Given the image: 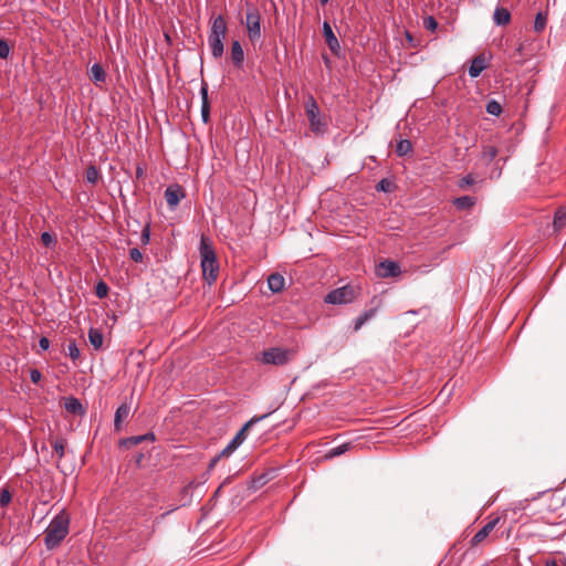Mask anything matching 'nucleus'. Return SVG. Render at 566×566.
Here are the masks:
<instances>
[{
  "mask_svg": "<svg viewBox=\"0 0 566 566\" xmlns=\"http://www.w3.org/2000/svg\"><path fill=\"white\" fill-rule=\"evenodd\" d=\"M70 516L63 510L50 522L44 532V544L48 549L57 547L69 534Z\"/></svg>",
  "mask_w": 566,
  "mask_h": 566,
  "instance_id": "f257e3e1",
  "label": "nucleus"
},
{
  "mask_svg": "<svg viewBox=\"0 0 566 566\" xmlns=\"http://www.w3.org/2000/svg\"><path fill=\"white\" fill-rule=\"evenodd\" d=\"M199 253L203 279L208 282V284H212L218 277L219 264L216 258L212 242L206 235H201Z\"/></svg>",
  "mask_w": 566,
  "mask_h": 566,
  "instance_id": "f03ea898",
  "label": "nucleus"
},
{
  "mask_svg": "<svg viewBox=\"0 0 566 566\" xmlns=\"http://www.w3.org/2000/svg\"><path fill=\"white\" fill-rule=\"evenodd\" d=\"M297 350L295 348L270 347L258 356L263 365L284 366L294 359Z\"/></svg>",
  "mask_w": 566,
  "mask_h": 566,
  "instance_id": "7ed1b4c3",
  "label": "nucleus"
},
{
  "mask_svg": "<svg viewBox=\"0 0 566 566\" xmlns=\"http://www.w3.org/2000/svg\"><path fill=\"white\" fill-rule=\"evenodd\" d=\"M226 21L221 15H219L212 22L211 32L208 39L211 54L216 59L221 57L223 54V39L226 36Z\"/></svg>",
  "mask_w": 566,
  "mask_h": 566,
  "instance_id": "20e7f679",
  "label": "nucleus"
},
{
  "mask_svg": "<svg viewBox=\"0 0 566 566\" xmlns=\"http://www.w3.org/2000/svg\"><path fill=\"white\" fill-rule=\"evenodd\" d=\"M305 113L311 130L315 135H324L327 130V122L322 117L318 104L313 95H308L306 98Z\"/></svg>",
  "mask_w": 566,
  "mask_h": 566,
  "instance_id": "39448f33",
  "label": "nucleus"
},
{
  "mask_svg": "<svg viewBox=\"0 0 566 566\" xmlns=\"http://www.w3.org/2000/svg\"><path fill=\"white\" fill-rule=\"evenodd\" d=\"M358 296V289L354 285L347 284L342 287L331 291L324 301L327 304L345 305L354 302Z\"/></svg>",
  "mask_w": 566,
  "mask_h": 566,
  "instance_id": "423d86ee",
  "label": "nucleus"
},
{
  "mask_svg": "<svg viewBox=\"0 0 566 566\" xmlns=\"http://www.w3.org/2000/svg\"><path fill=\"white\" fill-rule=\"evenodd\" d=\"M268 415L251 418L239 430L234 438L228 443V446L221 451V455H230L245 440V433L254 423L266 418Z\"/></svg>",
  "mask_w": 566,
  "mask_h": 566,
  "instance_id": "0eeeda50",
  "label": "nucleus"
},
{
  "mask_svg": "<svg viewBox=\"0 0 566 566\" xmlns=\"http://www.w3.org/2000/svg\"><path fill=\"white\" fill-rule=\"evenodd\" d=\"M247 30L251 41L261 36V17L256 8H251L247 12Z\"/></svg>",
  "mask_w": 566,
  "mask_h": 566,
  "instance_id": "6e6552de",
  "label": "nucleus"
},
{
  "mask_svg": "<svg viewBox=\"0 0 566 566\" xmlns=\"http://www.w3.org/2000/svg\"><path fill=\"white\" fill-rule=\"evenodd\" d=\"M501 517L500 516H490L488 522L484 524L482 528H480L474 536L471 538L470 544L472 547L480 545L490 533L496 527Z\"/></svg>",
  "mask_w": 566,
  "mask_h": 566,
  "instance_id": "1a4fd4ad",
  "label": "nucleus"
},
{
  "mask_svg": "<svg viewBox=\"0 0 566 566\" xmlns=\"http://www.w3.org/2000/svg\"><path fill=\"white\" fill-rule=\"evenodd\" d=\"M401 273L397 262L384 260L376 266V275L380 279L395 277Z\"/></svg>",
  "mask_w": 566,
  "mask_h": 566,
  "instance_id": "9d476101",
  "label": "nucleus"
},
{
  "mask_svg": "<svg viewBox=\"0 0 566 566\" xmlns=\"http://www.w3.org/2000/svg\"><path fill=\"white\" fill-rule=\"evenodd\" d=\"M185 196V190L179 185L169 186L165 190V199L170 209H175Z\"/></svg>",
  "mask_w": 566,
  "mask_h": 566,
  "instance_id": "9b49d317",
  "label": "nucleus"
},
{
  "mask_svg": "<svg viewBox=\"0 0 566 566\" xmlns=\"http://www.w3.org/2000/svg\"><path fill=\"white\" fill-rule=\"evenodd\" d=\"M323 34L326 41L327 46L333 53H338L340 45L336 38V35L333 32V29L331 24L327 21H324L323 23Z\"/></svg>",
  "mask_w": 566,
  "mask_h": 566,
  "instance_id": "f8f14e48",
  "label": "nucleus"
},
{
  "mask_svg": "<svg viewBox=\"0 0 566 566\" xmlns=\"http://www.w3.org/2000/svg\"><path fill=\"white\" fill-rule=\"evenodd\" d=\"M486 60L484 55L480 54L476 55L469 66L468 73L470 77L474 78L478 77L485 69H486Z\"/></svg>",
  "mask_w": 566,
  "mask_h": 566,
  "instance_id": "ddd939ff",
  "label": "nucleus"
},
{
  "mask_svg": "<svg viewBox=\"0 0 566 566\" xmlns=\"http://www.w3.org/2000/svg\"><path fill=\"white\" fill-rule=\"evenodd\" d=\"M130 412V406L126 402H123L115 412L114 417V430L119 432L122 430V422L124 419L128 417Z\"/></svg>",
  "mask_w": 566,
  "mask_h": 566,
  "instance_id": "4468645a",
  "label": "nucleus"
},
{
  "mask_svg": "<svg viewBox=\"0 0 566 566\" xmlns=\"http://www.w3.org/2000/svg\"><path fill=\"white\" fill-rule=\"evenodd\" d=\"M230 55H231V60H232L233 64L238 69H241L243 65V61H244V52H243V49L239 41L235 40L232 42Z\"/></svg>",
  "mask_w": 566,
  "mask_h": 566,
  "instance_id": "2eb2a0df",
  "label": "nucleus"
},
{
  "mask_svg": "<svg viewBox=\"0 0 566 566\" xmlns=\"http://www.w3.org/2000/svg\"><path fill=\"white\" fill-rule=\"evenodd\" d=\"M285 285V279L280 273H272L268 277V286L273 293H280Z\"/></svg>",
  "mask_w": 566,
  "mask_h": 566,
  "instance_id": "dca6fc26",
  "label": "nucleus"
},
{
  "mask_svg": "<svg viewBox=\"0 0 566 566\" xmlns=\"http://www.w3.org/2000/svg\"><path fill=\"white\" fill-rule=\"evenodd\" d=\"M493 21L496 25H506L511 21V13L506 8L497 7L493 13Z\"/></svg>",
  "mask_w": 566,
  "mask_h": 566,
  "instance_id": "f3484780",
  "label": "nucleus"
},
{
  "mask_svg": "<svg viewBox=\"0 0 566 566\" xmlns=\"http://www.w3.org/2000/svg\"><path fill=\"white\" fill-rule=\"evenodd\" d=\"M65 409L73 415H83L85 412L81 401L75 397H69L64 402Z\"/></svg>",
  "mask_w": 566,
  "mask_h": 566,
  "instance_id": "a211bd4d",
  "label": "nucleus"
},
{
  "mask_svg": "<svg viewBox=\"0 0 566 566\" xmlns=\"http://www.w3.org/2000/svg\"><path fill=\"white\" fill-rule=\"evenodd\" d=\"M353 448V444L350 442H345L340 446H337L335 448H332L324 454L325 460H329L336 457H339L344 454L345 452L349 451Z\"/></svg>",
  "mask_w": 566,
  "mask_h": 566,
  "instance_id": "6ab92c4d",
  "label": "nucleus"
},
{
  "mask_svg": "<svg viewBox=\"0 0 566 566\" xmlns=\"http://www.w3.org/2000/svg\"><path fill=\"white\" fill-rule=\"evenodd\" d=\"M90 78L94 83H103L106 80V73L101 64L95 63L92 65L90 71Z\"/></svg>",
  "mask_w": 566,
  "mask_h": 566,
  "instance_id": "aec40b11",
  "label": "nucleus"
},
{
  "mask_svg": "<svg viewBox=\"0 0 566 566\" xmlns=\"http://www.w3.org/2000/svg\"><path fill=\"white\" fill-rule=\"evenodd\" d=\"M475 202H476V199L474 197H471V196H462V197L455 198L453 200L454 206L459 210L470 209V208H472L475 205Z\"/></svg>",
  "mask_w": 566,
  "mask_h": 566,
  "instance_id": "412c9836",
  "label": "nucleus"
},
{
  "mask_svg": "<svg viewBox=\"0 0 566 566\" xmlns=\"http://www.w3.org/2000/svg\"><path fill=\"white\" fill-rule=\"evenodd\" d=\"M88 340L95 349H99L103 345L104 336L101 331L91 328L88 331Z\"/></svg>",
  "mask_w": 566,
  "mask_h": 566,
  "instance_id": "4be33fe9",
  "label": "nucleus"
},
{
  "mask_svg": "<svg viewBox=\"0 0 566 566\" xmlns=\"http://www.w3.org/2000/svg\"><path fill=\"white\" fill-rule=\"evenodd\" d=\"M553 226L556 231L566 227V208H559L555 212Z\"/></svg>",
  "mask_w": 566,
  "mask_h": 566,
  "instance_id": "5701e85b",
  "label": "nucleus"
},
{
  "mask_svg": "<svg viewBox=\"0 0 566 566\" xmlns=\"http://www.w3.org/2000/svg\"><path fill=\"white\" fill-rule=\"evenodd\" d=\"M547 24V14L544 12H538L535 17L533 29L536 33H541L545 30Z\"/></svg>",
  "mask_w": 566,
  "mask_h": 566,
  "instance_id": "b1692460",
  "label": "nucleus"
},
{
  "mask_svg": "<svg viewBox=\"0 0 566 566\" xmlns=\"http://www.w3.org/2000/svg\"><path fill=\"white\" fill-rule=\"evenodd\" d=\"M375 310L371 308V310H368V311H365L363 314H360L356 319H355V325H354V329L357 332L359 331L363 325L369 321L370 318L374 317L375 315Z\"/></svg>",
  "mask_w": 566,
  "mask_h": 566,
  "instance_id": "393cba45",
  "label": "nucleus"
},
{
  "mask_svg": "<svg viewBox=\"0 0 566 566\" xmlns=\"http://www.w3.org/2000/svg\"><path fill=\"white\" fill-rule=\"evenodd\" d=\"M145 441V437L134 436L129 438L120 439L118 442L119 448L130 449L140 442Z\"/></svg>",
  "mask_w": 566,
  "mask_h": 566,
  "instance_id": "a878e982",
  "label": "nucleus"
},
{
  "mask_svg": "<svg viewBox=\"0 0 566 566\" xmlns=\"http://www.w3.org/2000/svg\"><path fill=\"white\" fill-rule=\"evenodd\" d=\"M412 150L411 142L408 139H401L397 144L396 153L399 157L406 156Z\"/></svg>",
  "mask_w": 566,
  "mask_h": 566,
  "instance_id": "bb28decb",
  "label": "nucleus"
},
{
  "mask_svg": "<svg viewBox=\"0 0 566 566\" xmlns=\"http://www.w3.org/2000/svg\"><path fill=\"white\" fill-rule=\"evenodd\" d=\"M497 156V149L494 146L488 145L483 147L482 159L490 164Z\"/></svg>",
  "mask_w": 566,
  "mask_h": 566,
  "instance_id": "cd10ccee",
  "label": "nucleus"
},
{
  "mask_svg": "<svg viewBox=\"0 0 566 566\" xmlns=\"http://www.w3.org/2000/svg\"><path fill=\"white\" fill-rule=\"evenodd\" d=\"M395 188L394 182L390 179L384 178L376 185V190L381 192H391Z\"/></svg>",
  "mask_w": 566,
  "mask_h": 566,
  "instance_id": "c85d7f7f",
  "label": "nucleus"
},
{
  "mask_svg": "<svg viewBox=\"0 0 566 566\" xmlns=\"http://www.w3.org/2000/svg\"><path fill=\"white\" fill-rule=\"evenodd\" d=\"M486 112L491 115H494V116H499L501 113H502V106L501 104L495 101V99H491L486 103V107H485Z\"/></svg>",
  "mask_w": 566,
  "mask_h": 566,
  "instance_id": "c756f323",
  "label": "nucleus"
},
{
  "mask_svg": "<svg viewBox=\"0 0 566 566\" xmlns=\"http://www.w3.org/2000/svg\"><path fill=\"white\" fill-rule=\"evenodd\" d=\"M67 352H69V356L71 357V359L73 361H76L80 358L81 353H80V349H78V347L76 345L75 339H71L69 342Z\"/></svg>",
  "mask_w": 566,
  "mask_h": 566,
  "instance_id": "7c9ffc66",
  "label": "nucleus"
},
{
  "mask_svg": "<svg viewBox=\"0 0 566 566\" xmlns=\"http://www.w3.org/2000/svg\"><path fill=\"white\" fill-rule=\"evenodd\" d=\"M52 447L57 454V460H61L64 457L65 440L62 438L56 439L52 443Z\"/></svg>",
  "mask_w": 566,
  "mask_h": 566,
  "instance_id": "2f4dec72",
  "label": "nucleus"
},
{
  "mask_svg": "<svg viewBox=\"0 0 566 566\" xmlns=\"http://www.w3.org/2000/svg\"><path fill=\"white\" fill-rule=\"evenodd\" d=\"M99 178V172L95 166H90L86 169V180L91 184H96Z\"/></svg>",
  "mask_w": 566,
  "mask_h": 566,
  "instance_id": "473e14b6",
  "label": "nucleus"
},
{
  "mask_svg": "<svg viewBox=\"0 0 566 566\" xmlns=\"http://www.w3.org/2000/svg\"><path fill=\"white\" fill-rule=\"evenodd\" d=\"M12 500V495H11V492L9 491L8 488H3L0 490V505L3 507V506H7Z\"/></svg>",
  "mask_w": 566,
  "mask_h": 566,
  "instance_id": "72a5a7b5",
  "label": "nucleus"
},
{
  "mask_svg": "<svg viewBox=\"0 0 566 566\" xmlns=\"http://www.w3.org/2000/svg\"><path fill=\"white\" fill-rule=\"evenodd\" d=\"M108 293V286L105 282L99 281L97 285L95 286V294L97 297L103 298Z\"/></svg>",
  "mask_w": 566,
  "mask_h": 566,
  "instance_id": "f704fd0d",
  "label": "nucleus"
},
{
  "mask_svg": "<svg viewBox=\"0 0 566 566\" xmlns=\"http://www.w3.org/2000/svg\"><path fill=\"white\" fill-rule=\"evenodd\" d=\"M423 27L428 31H434L438 28V22L433 17L429 15L423 19Z\"/></svg>",
  "mask_w": 566,
  "mask_h": 566,
  "instance_id": "c9c22d12",
  "label": "nucleus"
},
{
  "mask_svg": "<svg viewBox=\"0 0 566 566\" xmlns=\"http://www.w3.org/2000/svg\"><path fill=\"white\" fill-rule=\"evenodd\" d=\"M142 244L147 245L150 242V226L147 223L140 234Z\"/></svg>",
  "mask_w": 566,
  "mask_h": 566,
  "instance_id": "e433bc0d",
  "label": "nucleus"
},
{
  "mask_svg": "<svg viewBox=\"0 0 566 566\" xmlns=\"http://www.w3.org/2000/svg\"><path fill=\"white\" fill-rule=\"evenodd\" d=\"M474 182H475L474 177L471 174H469L459 180L458 186L460 188L464 189L469 186H472Z\"/></svg>",
  "mask_w": 566,
  "mask_h": 566,
  "instance_id": "4c0bfd02",
  "label": "nucleus"
},
{
  "mask_svg": "<svg viewBox=\"0 0 566 566\" xmlns=\"http://www.w3.org/2000/svg\"><path fill=\"white\" fill-rule=\"evenodd\" d=\"M10 54V45L6 40L0 39V57L7 59Z\"/></svg>",
  "mask_w": 566,
  "mask_h": 566,
  "instance_id": "58836bf2",
  "label": "nucleus"
},
{
  "mask_svg": "<svg viewBox=\"0 0 566 566\" xmlns=\"http://www.w3.org/2000/svg\"><path fill=\"white\" fill-rule=\"evenodd\" d=\"M129 258L134 262H142L143 261V253L137 248H133L129 250Z\"/></svg>",
  "mask_w": 566,
  "mask_h": 566,
  "instance_id": "ea45409f",
  "label": "nucleus"
},
{
  "mask_svg": "<svg viewBox=\"0 0 566 566\" xmlns=\"http://www.w3.org/2000/svg\"><path fill=\"white\" fill-rule=\"evenodd\" d=\"M201 117L205 123H208L210 117V105L209 103L201 104Z\"/></svg>",
  "mask_w": 566,
  "mask_h": 566,
  "instance_id": "a19ab883",
  "label": "nucleus"
},
{
  "mask_svg": "<svg viewBox=\"0 0 566 566\" xmlns=\"http://www.w3.org/2000/svg\"><path fill=\"white\" fill-rule=\"evenodd\" d=\"M41 241L42 243L45 245V247H50L51 244H53L55 242V239L54 237L49 233V232H43L41 234Z\"/></svg>",
  "mask_w": 566,
  "mask_h": 566,
  "instance_id": "79ce46f5",
  "label": "nucleus"
},
{
  "mask_svg": "<svg viewBox=\"0 0 566 566\" xmlns=\"http://www.w3.org/2000/svg\"><path fill=\"white\" fill-rule=\"evenodd\" d=\"M42 378V374L39 369L30 370V379L33 384H38Z\"/></svg>",
  "mask_w": 566,
  "mask_h": 566,
  "instance_id": "37998d69",
  "label": "nucleus"
},
{
  "mask_svg": "<svg viewBox=\"0 0 566 566\" xmlns=\"http://www.w3.org/2000/svg\"><path fill=\"white\" fill-rule=\"evenodd\" d=\"M200 94H201L202 103H209V101H208V85H207V83H203V85L201 86Z\"/></svg>",
  "mask_w": 566,
  "mask_h": 566,
  "instance_id": "c03bdc74",
  "label": "nucleus"
},
{
  "mask_svg": "<svg viewBox=\"0 0 566 566\" xmlns=\"http://www.w3.org/2000/svg\"><path fill=\"white\" fill-rule=\"evenodd\" d=\"M39 346L41 349L46 350L50 347V340L46 337H41L39 340Z\"/></svg>",
  "mask_w": 566,
  "mask_h": 566,
  "instance_id": "a18cd8bd",
  "label": "nucleus"
},
{
  "mask_svg": "<svg viewBox=\"0 0 566 566\" xmlns=\"http://www.w3.org/2000/svg\"><path fill=\"white\" fill-rule=\"evenodd\" d=\"M222 457H223V455H221V452H220L218 455L213 457V458L210 460V463H209V465H208V470H209V471H211V470L216 467V464L218 463V461H219Z\"/></svg>",
  "mask_w": 566,
  "mask_h": 566,
  "instance_id": "49530a36",
  "label": "nucleus"
},
{
  "mask_svg": "<svg viewBox=\"0 0 566 566\" xmlns=\"http://www.w3.org/2000/svg\"><path fill=\"white\" fill-rule=\"evenodd\" d=\"M222 457H223V455H221V452H220L218 455L213 457V458L210 460V463H209V465H208V470H209V471H211V470L216 467V464L218 463V461H219Z\"/></svg>",
  "mask_w": 566,
  "mask_h": 566,
  "instance_id": "de8ad7c7",
  "label": "nucleus"
},
{
  "mask_svg": "<svg viewBox=\"0 0 566 566\" xmlns=\"http://www.w3.org/2000/svg\"><path fill=\"white\" fill-rule=\"evenodd\" d=\"M140 437H145V441L146 440H149V441H154L155 440V434L153 432H148V433L142 434Z\"/></svg>",
  "mask_w": 566,
  "mask_h": 566,
  "instance_id": "09e8293b",
  "label": "nucleus"
},
{
  "mask_svg": "<svg viewBox=\"0 0 566 566\" xmlns=\"http://www.w3.org/2000/svg\"><path fill=\"white\" fill-rule=\"evenodd\" d=\"M253 483L255 488L261 486L264 484V478L260 476L259 479L254 480Z\"/></svg>",
  "mask_w": 566,
  "mask_h": 566,
  "instance_id": "8fccbe9b",
  "label": "nucleus"
},
{
  "mask_svg": "<svg viewBox=\"0 0 566 566\" xmlns=\"http://www.w3.org/2000/svg\"><path fill=\"white\" fill-rule=\"evenodd\" d=\"M144 176V169L140 166H137L136 168V177L142 178Z\"/></svg>",
  "mask_w": 566,
  "mask_h": 566,
  "instance_id": "3c124183",
  "label": "nucleus"
},
{
  "mask_svg": "<svg viewBox=\"0 0 566 566\" xmlns=\"http://www.w3.org/2000/svg\"><path fill=\"white\" fill-rule=\"evenodd\" d=\"M227 481H228V479L216 490L212 499H216L217 496H219L221 489L223 488V485L226 484Z\"/></svg>",
  "mask_w": 566,
  "mask_h": 566,
  "instance_id": "603ef678",
  "label": "nucleus"
},
{
  "mask_svg": "<svg viewBox=\"0 0 566 566\" xmlns=\"http://www.w3.org/2000/svg\"><path fill=\"white\" fill-rule=\"evenodd\" d=\"M546 566H558L556 560H549L546 563Z\"/></svg>",
  "mask_w": 566,
  "mask_h": 566,
  "instance_id": "864d4df0",
  "label": "nucleus"
},
{
  "mask_svg": "<svg viewBox=\"0 0 566 566\" xmlns=\"http://www.w3.org/2000/svg\"><path fill=\"white\" fill-rule=\"evenodd\" d=\"M144 458V454L143 453H139L137 457H136V463H139Z\"/></svg>",
  "mask_w": 566,
  "mask_h": 566,
  "instance_id": "5fc2aeb1",
  "label": "nucleus"
},
{
  "mask_svg": "<svg viewBox=\"0 0 566 566\" xmlns=\"http://www.w3.org/2000/svg\"><path fill=\"white\" fill-rule=\"evenodd\" d=\"M329 0H319L322 6H325Z\"/></svg>",
  "mask_w": 566,
  "mask_h": 566,
  "instance_id": "6e6d98bb",
  "label": "nucleus"
}]
</instances>
